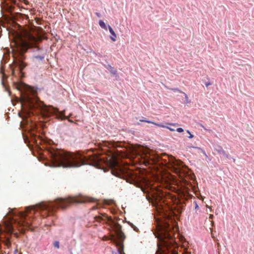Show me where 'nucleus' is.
<instances>
[{"instance_id":"3","label":"nucleus","mask_w":254,"mask_h":254,"mask_svg":"<svg viewBox=\"0 0 254 254\" xmlns=\"http://www.w3.org/2000/svg\"><path fill=\"white\" fill-rule=\"evenodd\" d=\"M168 217L159 220L157 224L158 232L155 233L159 243L157 244L156 254H178V247L174 239V227Z\"/></svg>"},{"instance_id":"17","label":"nucleus","mask_w":254,"mask_h":254,"mask_svg":"<svg viewBox=\"0 0 254 254\" xmlns=\"http://www.w3.org/2000/svg\"><path fill=\"white\" fill-rule=\"evenodd\" d=\"M44 56H36L33 57V60H38L40 61H43L44 59Z\"/></svg>"},{"instance_id":"29","label":"nucleus","mask_w":254,"mask_h":254,"mask_svg":"<svg viewBox=\"0 0 254 254\" xmlns=\"http://www.w3.org/2000/svg\"><path fill=\"white\" fill-rule=\"evenodd\" d=\"M213 217V215L212 214H210L209 215V218L212 219Z\"/></svg>"},{"instance_id":"30","label":"nucleus","mask_w":254,"mask_h":254,"mask_svg":"<svg viewBox=\"0 0 254 254\" xmlns=\"http://www.w3.org/2000/svg\"><path fill=\"white\" fill-rule=\"evenodd\" d=\"M134 230L136 231H138V229L137 228H134Z\"/></svg>"},{"instance_id":"27","label":"nucleus","mask_w":254,"mask_h":254,"mask_svg":"<svg viewBox=\"0 0 254 254\" xmlns=\"http://www.w3.org/2000/svg\"><path fill=\"white\" fill-rule=\"evenodd\" d=\"M211 85V83H210V82H208V83H206L205 84V86H206V87L208 86H209V85Z\"/></svg>"},{"instance_id":"33","label":"nucleus","mask_w":254,"mask_h":254,"mask_svg":"<svg viewBox=\"0 0 254 254\" xmlns=\"http://www.w3.org/2000/svg\"><path fill=\"white\" fill-rule=\"evenodd\" d=\"M198 207V206L197 204H196L195 208H197Z\"/></svg>"},{"instance_id":"11","label":"nucleus","mask_w":254,"mask_h":254,"mask_svg":"<svg viewBox=\"0 0 254 254\" xmlns=\"http://www.w3.org/2000/svg\"><path fill=\"white\" fill-rule=\"evenodd\" d=\"M115 233V234H111L110 236V237H108L106 236H104L103 238V240L104 241H107V240H111V242L113 243H116V241L118 239V237H117V234L114 232Z\"/></svg>"},{"instance_id":"9","label":"nucleus","mask_w":254,"mask_h":254,"mask_svg":"<svg viewBox=\"0 0 254 254\" xmlns=\"http://www.w3.org/2000/svg\"><path fill=\"white\" fill-rule=\"evenodd\" d=\"M141 157L143 159V162L145 165L151 164L154 162V160L151 158V155L147 149L143 151V154L141 155Z\"/></svg>"},{"instance_id":"10","label":"nucleus","mask_w":254,"mask_h":254,"mask_svg":"<svg viewBox=\"0 0 254 254\" xmlns=\"http://www.w3.org/2000/svg\"><path fill=\"white\" fill-rule=\"evenodd\" d=\"M113 165L114 168L112 169V174L117 177H121V175L123 173V171L121 167L118 165V162L116 161L114 163Z\"/></svg>"},{"instance_id":"2","label":"nucleus","mask_w":254,"mask_h":254,"mask_svg":"<svg viewBox=\"0 0 254 254\" xmlns=\"http://www.w3.org/2000/svg\"><path fill=\"white\" fill-rule=\"evenodd\" d=\"M41 41V37H35L28 32H25L23 35L18 36L11 44L14 64L19 72H22L27 65L24 62V53L28 49H33L34 52L39 51L40 48L37 44Z\"/></svg>"},{"instance_id":"26","label":"nucleus","mask_w":254,"mask_h":254,"mask_svg":"<svg viewBox=\"0 0 254 254\" xmlns=\"http://www.w3.org/2000/svg\"><path fill=\"white\" fill-rule=\"evenodd\" d=\"M15 69H12V75H15Z\"/></svg>"},{"instance_id":"7","label":"nucleus","mask_w":254,"mask_h":254,"mask_svg":"<svg viewBox=\"0 0 254 254\" xmlns=\"http://www.w3.org/2000/svg\"><path fill=\"white\" fill-rule=\"evenodd\" d=\"M104 217L105 219H108L109 221L110 229L111 231L115 232L117 235L118 239L114 244L118 247V252L119 254H125L124 253L123 243L126 237L122 231L121 225L112 220L111 218H108L105 214L101 213L100 215L95 216L94 219L96 221L100 222L104 220Z\"/></svg>"},{"instance_id":"15","label":"nucleus","mask_w":254,"mask_h":254,"mask_svg":"<svg viewBox=\"0 0 254 254\" xmlns=\"http://www.w3.org/2000/svg\"><path fill=\"white\" fill-rule=\"evenodd\" d=\"M140 121L141 122H146V123H147L152 124H153V125H156V126H157L158 127H165L164 126V125H161V124H157V123H154L153 122H151V121H150L146 120H144V119L140 120Z\"/></svg>"},{"instance_id":"5","label":"nucleus","mask_w":254,"mask_h":254,"mask_svg":"<svg viewBox=\"0 0 254 254\" xmlns=\"http://www.w3.org/2000/svg\"><path fill=\"white\" fill-rule=\"evenodd\" d=\"M94 200L93 198L82 195L64 198H58L54 201L42 202L36 206L28 207L27 211H30L31 210L34 211L40 210L41 216L45 217L54 214L58 208L65 209L71 204L93 202Z\"/></svg>"},{"instance_id":"24","label":"nucleus","mask_w":254,"mask_h":254,"mask_svg":"<svg viewBox=\"0 0 254 254\" xmlns=\"http://www.w3.org/2000/svg\"><path fill=\"white\" fill-rule=\"evenodd\" d=\"M111 72L114 74H116L117 72V71L116 70H113L112 71H111Z\"/></svg>"},{"instance_id":"22","label":"nucleus","mask_w":254,"mask_h":254,"mask_svg":"<svg viewBox=\"0 0 254 254\" xmlns=\"http://www.w3.org/2000/svg\"><path fill=\"white\" fill-rule=\"evenodd\" d=\"M187 133H188L190 134L189 138H192L193 137V135L191 134V133L190 132V131L189 130H187Z\"/></svg>"},{"instance_id":"34","label":"nucleus","mask_w":254,"mask_h":254,"mask_svg":"<svg viewBox=\"0 0 254 254\" xmlns=\"http://www.w3.org/2000/svg\"><path fill=\"white\" fill-rule=\"evenodd\" d=\"M206 207H208V208H210V209L211 208V207H209V206H208V205H206Z\"/></svg>"},{"instance_id":"6","label":"nucleus","mask_w":254,"mask_h":254,"mask_svg":"<svg viewBox=\"0 0 254 254\" xmlns=\"http://www.w3.org/2000/svg\"><path fill=\"white\" fill-rule=\"evenodd\" d=\"M36 93V91L29 86L21 93L20 102L23 110H27L29 114L31 113L33 115L40 113L43 116L57 115L59 113L57 109L43 105L37 99Z\"/></svg>"},{"instance_id":"13","label":"nucleus","mask_w":254,"mask_h":254,"mask_svg":"<svg viewBox=\"0 0 254 254\" xmlns=\"http://www.w3.org/2000/svg\"><path fill=\"white\" fill-rule=\"evenodd\" d=\"M108 29H109V30L110 32V33L112 35V36L110 37L111 39L114 42L116 41V38L117 37V35H116L115 32L114 31L113 29L110 25H108Z\"/></svg>"},{"instance_id":"21","label":"nucleus","mask_w":254,"mask_h":254,"mask_svg":"<svg viewBox=\"0 0 254 254\" xmlns=\"http://www.w3.org/2000/svg\"><path fill=\"white\" fill-rule=\"evenodd\" d=\"M177 131L178 132H182L184 131V129L181 128V127H179V128H178L177 129Z\"/></svg>"},{"instance_id":"12","label":"nucleus","mask_w":254,"mask_h":254,"mask_svg":"<svg viewBox=\"0 0 254 254\" xmlns=\"http://www.w3.org/2000/svg\"><path fill=\"white\" fill-rule=\"evenodd\" d=\"M130 181H129V183L130 184H134L135 185H136L138 184L139 182L143 181L142 179H140L139 178H137V177H134L133 176H130Z\"/></svg>"},{"instance_id":"18","label":"nucleus","mask_w":254,"mask_h":254,"mask_svg":"<svg viewBox=\"0 0 254 254\" xmlns=\"http://www.w3.org/2000/svg\"><path fill=\"white\" fill-rule=\"evenodd\" d=\"M172 90H173V91H179L180 93H183L185 95V98L187 100L188 99V97L187 95L185 93H184L183 91H182L180 90L179 89H178V88H173V89H172Z\"/></svg>"},{"instance_id":"8","label":"nucleus","mask_w":254,"mask_h":254,"mask_svg":"<svg viewBox=\"0 0 254 254\" xmlns=\"http://www.w3.org/2000/svg\"><path fill=\"white\" fill-rule=\"evenodd\" d=\"M166 158L164 159L165 165L180 178L183 179L188 173L187 167L182 161L176 160L173 156H166Z\"/></svg>"},{"instance_id":"32","label":"nucleus","mask_w":254,"mask_h":254,"mask_svg":"<svg viewBox=\"0 0 254 254\" xmlns=\"http://www.w3.org/2000/svg\"><path fill=\"white\" fill-rule=\"evenodd\" d=\"M202 127H203L205 130H207V129H206V128H205L203 126H202Z\"/></svg>"},{"instance_id":"4","label":"nucleus","mask_w":254,"mask_h":254,"mask_svg":"<svg viewBox=\"0 0 254 254\" xmlns=\"http://www.w3.org/2000/svg\"><path fill=\"white\" fill-rule=\"evenodd\" d=\"M31 222L24 212L17 213L10 209L4 217L2 225L0 224V242L3 243L7 248L11 246L9 236L14 232L15 228L30 229Z\"/></svg>"},{"instance_id":"1","label":"nucleus","mask_w":254,"mask_h":254,"mask_svg":"<svg viewBox=\"0 0 254 254\" xmlns=\"http://www.w3.org/2000/svg\"><path fill=\"white\" fill-rule=\"evenodd\" d=\"M49 152L54 167H78L84 164L95 167L100 165V159L96 155L90 156L88 160L80 153H68L61 149L52 148Z\"/></svg>"},{"instance_id":"14","label":"nucleus","mask_w":254,"mask_h":254,"mask_svg":"<svg viewBox=\"0 0 254 254\" xmlns=\"http://www.w3.org/2000/svg\"><path fill=\"white\" fill-rule=\"evenodd\" d=\"M110 145V143L107 141H103L102 143H100L99 145V147L101 149L104 150V147H109V145Z\"/></svg>"},{"instance_id":"31","label":"nucleus","mask_w":254,"mask_h":254,"mask_svg":"<svg viewBox=\"0 0 254 254\" xmlns=\"http://www.w3.org/2000/svg\"><path fill=\"white\" fill-rule=\"evenodd\" d=\"M170 125H172V126H175V124H169Z\"/></svg>"},{"instance_id":"19","label":"nucleus","mask_w":254,"mask_h":254,"mask_svg":"<svg viewBox=\"0 0 254 254\" xmlns=\"http://www.w3.org/2000/svg\"><path fill=\"white\" fill-rule=\"evenodd\" d=\"M54 246L55 248H57V249H59V247H60L59 242L58 241L55 242L54 243Z\"/></svg>"},{"instance_id":"20","label":"nucleus","mask_w":254,"mask_h":254,"mask_svg":"<svg viewBox=\"0 0 254 254\" xmlns=\"http://www.w3.org/2000/svg\"><path fill=\"white\" fill-rule=\"evenodd\" d=\"M221 150H220V152H221L222 154L225 155L227 158L228 157V155L226 154V152L225 151H224L221 147H220Z\"/></svg>"},{"instance_id":"16","label":"nucleus","mask_w":254,"mask_h":254,"mask_svg":"<svg viewBox=\"0 0 254 254\" xmlns=\"http://www.w3.org/2000/svg\"><path fill=\"white\" fill-rule=\"evenodd\" d=\"M99 24L101 28H102L105 30L107 29V27L103 21L100 20L99 22Z\"/></svg>"},{"instance_id":"23","label":"nucleus","mask_w":254,"mask_h":254,"mask_svg":"<svg viewBox=\"0 0 254 254\" xmlns=\"http://www.w3.org/2000/svg\"><path fill=\"white\" fill-rule=\"evenodd\" d=\"M164 126L165 127H163L164 128H167L169 129L171 131H175V129H173V128H171L170 127H167V126Z\"/></svg>"},{"instance_id":"25","label":"nucleus","mask_w":254,"mask_h":254,"mask_svg":"<svg viewBox=\"0 0 254 254\" xmlns=\"http://www.w3.org/2000/svg\"><path fill=\"white\" fill-rule=\"evenodd\" d=\"M185 193H186L185 194V195H186V194H189V190H188V189H187V190H185Z\"/></svg>"},{"instance_id":"28","label":"nucleus","mask_w":254,"mask_h":254,"mask_svg":"<svg viewBox=\"0 0 254 254\" xmlns=\"http://www.w3.org/2000/svg\"><path fill=\"white\" fill-rule=\"evenodd\" d=\"M96 14L97 15V16L98 17H100V15H100V14L99 13H97H97H96Z\"/></svg>"}]
</instances>
